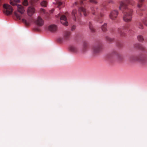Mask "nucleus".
Listing matches in <instances>:
<instances>
[{"label": "nucleus", "mask_w": 147, "mask_h": 147, "mask_svg": "<svg viewBox=\"0 0 147 147\" xmlns=\"http://www.w3.org/2000/svg\"><path fill=\"white\" fill-rule=\"evenodd\" d=\"M122 9H125L123 11V19L126 22H129L131 21L132 18L133 11L132 9L127 8L126 5L123 2L120 3L119 9L121 10Z\"/></svg>", "instance_id": "f257e3e1"}, {"label": "nucleus", "mask_w": 147, "mask_h": 147, "mask_svg": "<svg viewBox=\"0 0 147 147\" xmlns=\"http://www.w3.org/2000/svg\"><path fill=\"white\" fill-rule=\"evenodd\" d=\"M3 12L4 14L7 16L12 14L13 11L12 7L9 5L7 4H4L3 5Z\"/></svg>", "instance_id": "f03ea898"}, {"label": "nucleus", "mask_w": 147, "mask_h": 147, "mask_svg": "<svg viewBox=\"0 0 147 147\" xmlns=\"http://www.w3.org/2000/svg\"><path fill=\"white\" fill-rule=\"evenodd\" d=\"M101 45L100 43H98L93 45L92 48L93 53L94 54L99 53L101 51Z\"/></svg>", "instance_id": "7ed1b4c3"}, {"label": "nucleus", "mask_w": 147, "mask_h": 147, "mask_svg": "<svg viewBox=\"0 0 147 147\" xmlns=\"http://www.w3.org/2000/svg\"><path fill=\"white\" fill-rule=\"evenodd\" d=\"M129 27L127 25H126L122 27L118 28L117 32L121 36H124L125 35V32L128 30Z\"/></svg>", "instance_id": "20e7f679"}, {"label": "nucleus", "mask_w": 147, "mask_h": 147, "mask_svg": "<svg viewBox=\"0 0 147 147\" xmlns=\"http://www.w3.org/2000/svg\"><path fill=\"white\" fill-rule=\"evenodd\" d=\"M71 35V32L69 31H66L64 34L63 38H59L58 39V41L60 42H64L65 40H67L69 38Z\"/></svg>", "instance_id": "39448f33"}, {"label": "nucleus", "mask_w": 147, "mask_h": 147, "mask_svg": "<svg viewBox=\"0 0 147 147\" xmlns=\"http://www.w3.org/2000/svg\"><path fill=\"white\" fill-rule=\"evenodd\" d=\"M34 23L38 26H42L44 24V21L42 18L40 16H38L34 20Z\"/></svg>", "instance_id": "423d86ee"}, {"label": "nucleus", "mask_w": 147, "mask_h": 147, "mask_svg": "<svg viewBox=\"0 0 147 147\" xmlns=\"http://www.w3.org/2000/svg\"><path fill=\"white\" fill-rule=\"evenodd\" d=\"M118 14V12L116 10H113L110 13L109 17L112 20H115L117 17Z\"/></svg>", "instance_id": "0eeeda50"}, {"label": "nucleus", "mask_w": 147, "mask_h": 147, "mask_svg": "<svg viewBox=\"0 0 147 147\" xmlns=\"http://www.w3.org/2000/svg\"><path fill=\"white\" fill-rule=\"evenodd\" d=\"M61 22L63 25L67 26L68 25V22L67 21V18L64 15H62L60 17Z\"/></svg>", "instance_id": "6e6552de"}, {"label": "nucleus", "mask_w": 147, "mask_h": 147, "mask_svg": "<svg viewBox=\"0 0 147 147\" xmlns=\"http://www.w3.org/2000/svg\"><path fill=\"white\" fill-rule=\"evenodd\" d=\"M27 13L29 16H32L35 12L34 8L32 7H29L27 10Z\"/></svg>", "instance_id": "1a4fd4ad"}, {"label": "nucleus", "mask_w": 147, "mask_h": 147, "mask_svg": "<svg viewBox=\"0 0 147 147\" xmlns=\"http://www.w3.org/2000/svg\"><path fill=\"white\" fill-rule=\"evenodd\" d=\"M92 14L94 15H97L99 13L98 7H92L90 8Z\"/></svg>", "instance_id": "9d476101"}, {"label": "nucleus", "mask_w": 147, "mask_h": 147, "mask_svg": "<svg viewBox=\"0 0 147 147\" xmlns=\"http://www.w3.org/2000/svg\"><path fill=\"white\" fill-rule=\"evenodd\" d=\"M48 30L52 32H55L57 30V26L55 25H51L48 27Z\"/></svg>", "instance_id": "9b49d317"}, {"label": "nucleus", "mask_w": 147, "mask_h": 147, "mask_svg": "<svg viewBox=\"0 0 147 147\" xmlns=\"http://www.w3.org/2000/svg\"><path fill=\"white\" fill-rule=\"evenodd\" d=\"M18 10L21 14L23 13L25 11L24 7L22 5H17Z\"/></svg>", "instance_id": "f8f14e48"}, {"label": "nucleus", "mask_w": 147, "mask_h": 147, "mask_svg": "<svg viewBox=\"0 0 147 147\" xmlns=\"http://www.w3.org/2000/svg\"><path fill=\"white\" fill-rule=\"evenodd\" d=\"M69 49L71 52L74 53H76L78 51L77 47L74 46H70Z\"/></svg>", "instance_id": "ddd939ff"}, {"label": "nucleus", "mask_w": 147, "mask_h": 147, "mask_svg": "<svg viewBox=\"0 0 147 147\" xmlns=\"http://www.w3.org/2000/svg\"><path fill=\"white\" fill-rule=\"evenodd\" d=\"M139 60L138 57L137 56H132L129 58L130 61L132 62Z\"/></svg>", "instance_id": "4468645a"}, {"label": "nucleus", "mask_w": 147, "mask_h": 147, "mask_svg": "<svg viewBox=\"0 0 147 147\" xmlns=\"http://www.w3.org/2000/svg\"><path fill=\"white\" fill-rule=\"evenodd\" d=\"M121 2H123L127 6V5L125 3L129 4L132 5H133L134 4V1L132 0H124V1H121L120 3Z\"/></svg>", "instance_id": "2eb2a0df"}, {"label": "nucleus", "mask_w": 147, "mask_h": 147, "mask_svg": "<svg viewBox=\"0 0 147 147\" xmlns=\"http://www.w3.org/2000/svg\"><path fill=\"white\" fill-rule=\"evenodd\" d=\"M135 47L142 50H144L145 49L144 47L138 43L136 44L135 45Z\"/></svg>", "instance_id": "dca6fc26"}, {"label": "nucleus", "mask_w": 147, "mask_h": 147, "mask_svg": "<svg viewBox=\"0 0 147 147\" xmlns=\"http://www.w3.org/2000/svg\"><path fill=\"white\" fill-rule=\"evenodd\" d=\"M53 3L58 7L60 6L62 4V3L59 0H55Z\"/></svg>", "instance_id": "f3484780"}, {"label": "nucleus", "mask_w": 147, "mask_h": 147, "mask_svg": "<svg viewBox=\"0 0 147 147\" xmlns=\"http://www.w3.org/2000/svg\"><path fill=\"white\" fill-rule=\"evenodd\" d=\"M22 21L23 22L25 23L26 25L29 26L32 20L31 19L27 21L24 19H22Z\"/></svg>", "instance_id": "a211bd4d"}, {"label": "nucleus", "mask_w": 147, "mask_h": 147, "mask_svg": "<svg viewBox=\"0 0 147 147\" xmlns=\"http://www.w3.org/2000/svg\"><path fill=\"white\" fill-rule=\"evenodd\" d=\"M107 24L106 23H104V24L102 25L101 27L102 30L103 32H106L107 31Z\"/></svg>", "instance_id": "6ab92c4d"}, {"label": "nucleus", "mask_w": 147, "mask_h": 147, "mask_svg": "<svg viewBox=\"0 0 147 147\" xmlns=\"http://www.w3.org/2000/svg\"><path fill=\"white\" fill-rule=\"evenodd\" d=\"M89 27L91 32H95V30L93 28L92 23L90 22L89 23Z\"/></svg>", "instance_id": "aec40b11"}, {"label": "nucleus", "mask_w": 147, "mask_h": 147, "mask_svg": "<svg viewBox=\"0 0 147 147\" xmlns=\"http://www.w3.org/2000/svg\"><path fill=\"white\" fill-rule=\"evenodd\" d=\"M144 1V0H139L138 3V7L139 8L140 7L143 5Z\"/></svg>", "instance_id": "412c9836"}, {"label": "nucleus", "mask_w": 147, "mask_h": 147, "mask_svg": "<svg viewBox=\"0 0 147 147\" xmlns=\"http://www.w3.org/2000/svg\"><path fill=\"white\" fill-rule=\"evenodd\" d=\"M137 26L138 28L140 29H143L144 28V26L140 22H138V23Z\"/></svg>", "instance_id": "4be33fe9"}, {"label": "nucleus", "mask_w": 147, "mask_h": 147, "mask_svg": "<svg viewBox=\"0 0 147 147\" xmlns=\"http://www.w3.org/2000/svg\"><path fill=\"white\" fill-rule=\"evenodd\" d=\"M115 54L116 55L117 57L119 60H121L123 59V57L121 54L117 52L115 53Z\"/></svg>", "instance_id": "5701e85b"}, {"label": "nucleus", "mask_w": 147, "mask_h": 147, "mask_svg": "<svg viewBox=\"0 0 147 147\" xmlns=\"http://www.w3.org/2000/svg\"><path fill=\"white\" fill-rule=\"evenodd\" d=\"M137 38L138 40L141 42L143 41L144 39L143 36L141 35H139L137 36Z\"/></svg>", "instance_id": "b1692460"}, {"label": "nucleus", "mask_w": 147, "mask_h": 147, "mask_svg": "<svg viewBox=\"0 0 147 147\" xmlns=\"http://www.w3.org/2000/svg\"><path fill=\"white\" fill-rule=\"evenodd\" d=\"M14 14L18 19H21V16L17 12H15L14 13Z\"/></svg>", "instance_id": "393cba45"}, {"label": "nucleus", "mask_w": 147, "mask_h": 147, "mask_svg": "<svg viewBox=\"0 0 147 147\" xmlns=\"http://www.w3.org/2000/svg\"><path fill=\"white\" fill-rule=\"evenodd\" d=\"M47 2L45 1H43L41 3V5L43 7H46L47 5Z\"/></svg>", "instance_id": "a878e982"}, {"label": "nucleus", "mask_w": 147, "mask_h": 147, "mask_svg": "<svg viewBox=\"0 0 147 147\" xmlns=\"http://www.w3.org/2000/svg\"><path fill=\"white\" fill-rule=\"evenodd\" d=\"M106 40L109 42H111L113 41L114 39L109 37L107 36L106 37Z\"/></svg>", "instance_id": "bb28decb"}, {"label": "nucleus", "mask_w": 147, "mask_h": 147, "mask_svg": "<svg viewBox=\"0 0 147 147\" xmlns=\"http://www.w3.org/2000/svg\"><path fill=\"white\" fill-rule=\"evenodd\" d=\"M22 4L25 6H27L28 4V3L27 0H24L22 2Z\"/></svg>", "instance_id": "cd10ccee"}, {"label": "nucleus", "mask_w": 147, "mask_h": 147, "mask_svg": "<svg viewBox=\"0 0 147 147\" xmlns=\"http://www.w3.org/2000/svg\"><path fill=\"white\" fill-rule=\"evenodd\" d=\"M96 21L100 23H102V19L99 17H98L96 19Z\"/></svg>", "instance_id": "c85d7f7f"}, {"label": "nucleus", "mask_w": 147, "mask_h": 147, "mask_svg": "<svg viewBox=\"0 0 147 147\" xmlns=\"http://www.w3.org/2000/svg\"><path fill=\"white\" fill-rule=\"evenodd\" d=\"M89 1L90 2L94 4H96L98 3L97 0H89Z\"/></svg>", "instance_id": "c756f323"}, {"label": "nucleus", "mask_w": 147, "mask_h": 147, "mask_svg": "<svg viewBox=\"0 0 147 147\" xmlns=\"http://www.w3.org/2000/svg\"><path fill=\"white\" fill-rule=\"evenodd\" d=\"M10 4L13 6L16 5V1H15V0L13 1H11L10 2Z\"/></svg>", "instance_id": "7c9ffc66"}, {"label": "nucleus", "mask_w": 147, "mask_h": 147, "mask_svg": "<svg viewBox=\"0 0 147 147\" xmlns=\"http://www.w3.org/2000/svg\"><path fill=\"white\" fill-rule=\"evenodd\" d=\"M143 23L146 26H147V18H145L144 20H142Z\"/></svg>", "instance_id": "2f4dec72"}, {"label": "nucleus", "mask_w": 147, "mask_h": 147, "mask_svg": "<svg viewBox=\"0 0 147 147\" xmlns=\"http://www.w3.org/2000/svg\"><path fill=\"white\" fill-rule=\"evenodd\" d=\"M87 45H84V46H83V49H82V51L84 52V51H85L86 50V49H87Z\"/></svg>", "instance_id": "473e14b6"}, {"label": "nucleus", "mask_w": 147, "mask_h": 147, "mask_svg": "<svg viewBox=\"0 0 147 147\" xmlns=\"http://www.w3.org/2000/svg\"><path fill=\"white\" fill-rule=\"evenodd\" d=\"M76 28V26L75 25L73 26L71 28V30L72 31H74V30Z\"/></svg>", "instance_id": "72a5a7b5"}, {"label": "nucleus", "mask_w": 147, "mask_h": 147, "mask_svg": "<svg viewBox=\"0 0 147 147\" xmlns=\"http://www.w3.org/2000/svg\"><path fill=\"white\" fill-rule=\"evenodd\" d=\"M40 11L41 13H45V10L43 9H41L40 10Z\"/></svg>", "instance_id": "f704fd0d"}, {"label": "nucleus", "mask_w": 147, "mask_h": 147, "mask_svg": "<svg viewBox=\"0 0 147 147\" xmlns=\"http://www.w3.org/2000/svg\"><path fill=\"white\" fill-rule=\"evenodd\" d=\"M108 3L113 4L114 3V1L113 0H110L108 1Z\"/></svg>", "instance_id": "c9c22d12"}, {"label": "nucleus", "mask_w": 147, "mask_h": 147, "mask_svg": "<svg viewBox=\"0 0 147 147\" xmlns=\"http://www.w3.org/2000/svg\"><path fill=\"white\" fill-rule=\"evenodd\" d=\"M100 17L102 18V17H103L104 15L103 14H102V13H100Z\"/></svg>", "instance_id": "e433bc0d"}, {"label": "nucleus", "mask_w": 147, "mask_h": 147, "mask_svg": "<svg viewBox=\"0 0 147 147\" xmlns=\"http://www.w3.org/2000/svg\"><path fill=\"white\" fill-rule=\"evenodd\" d=\"M15 1H16V3H19L20 2V0H15Z\"/></svg>", "instance_id": "4c0bfd02"}, {"label": "nucleus", "mask_w": 147, "mask_h": 147, "mask_svg": "<svg viewBox=\"0 0 147 147\" xmlns=\"http://www.w3.org/2000/svg\"><path fill=\"white\" fill-rule=\"evenodd\" d=\"M102 6H103V7H104V6H105V5H102Z\"/></svg>", "instance_id": "58836bf2"}, {"label": "nucleus", "mask_w": 147, "mask_h": 147, "mask_svg": "<svg viewBox=\"0 0 147 147\" xmlns=\"http://www.w3.org/2000/svg\"><path fill=\"white\" fill-rule=\"evenodd\" d=\"M52 11H53V12L54 11V9H53Z\"/></svg>", "instance_id": "ea45409f"}, {"label": "nucleus", "mask_w": 147, "mask_h": 147, "mask_svg": "<svg viewBox=\"0 0 147 147\" xmlns=\"http://www.w3.org/2000/svg\"><path fill=\"white\" fill-rule=\"evenodd\" d=\"M140 60H142V59H140Z\"/></svg>", "instance_id": "a19ab883"}]
</instances>
